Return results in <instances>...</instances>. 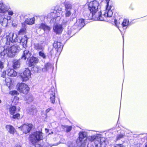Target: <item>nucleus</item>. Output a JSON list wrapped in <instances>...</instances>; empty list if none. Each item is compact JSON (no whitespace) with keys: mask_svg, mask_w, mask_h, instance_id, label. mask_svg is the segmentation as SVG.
Listing matches in <instances>:
<instances>
[{"mask_svg":"<svg viewBox=\"0 0 147 147\" xmlns=\"http://www.w3.org/2000/svg\"><path fill=\"white\" fill-rule=\"evenodd\" d=\"M110 0H105L107 3L106 9L104 13V17L101 16V10H98L99 4L96 1L90 2L88 4V8L92 13L93 18L95 20L100 21L106 20V19L112 17L113 12L111 9V6L109 7V3Z\"/></svg>","mask_w":147,"mask_h":147,"instance_id":"f257e3e1","label":"nucleus"},{"mask_svg":"<svg viewBox=\"0 0 147 147\" xmlns=\"http://www.w3.org/2000/svg\"><path fill=\"white\" fill-rule=\"evenodd\" d=\"M20 50V47L17 45H13L10 47L7 45L4 47H0V54L3 56L7 54L9 57H12L14 56L15 53L18 52Z\"/></svg>","mask_w":147,"mask_h":147,"instance_id":"f03ea898","label":"nucleus"},{"mask_svg":"<svg viewBox=\"0 0 147 147\" xmlns=\"http://www.w3.org/2000/svg\"><path fill=\"white\" fill-rule=\"evenodd\" d=\"M28 38L26 36H25L22 37L21 39L20 40V43L22 45L24 49L23 53L22 55L21 59L25 60L26 59H28L30 56L31 53L26 47V45L27 42Z\"/></svg>","mask_w":147,"mask_h":147,"instance_id":"7ed1b4c3","label":"nucleus"},{"mask_svg":"<svg viewBox=\"0 0 147 147\" xmlns=\"http://www.w3.org/2000/svg\"><path fill=\"white\" fill-rule=\"evenodd\" d=\"M91 142L94 141L96 147H105L106 145L105 139L104 138H101L97 136H90L87 138Z\"/></svg>","mask_w":147,"mask_h":147,"instance_id":"20e7f679","label":"nucleus"},{"mask_svg":"<svg viewBox=\"0 0 147 147\" xmlns=\"http://www.w3.org/2000/svg\"><path fill=\"white\" fill-rule=\"evenodd\" d=\"M79 136L77 140L78 142V146L80 147H85L87 142V134L85 132H80L79 133Z\"/></svg>","mask_w":147,"mask_h":147,"instance_id":"39448f33","label":"nucleus"},{"mask_svg":"<svg viewBox=\"0 0 147 147\" xmlns=\"http://www.w3.org/2000/svg\"><path fill=\"white\" fill-rule=\"evenodd\" d=\"M18 36L17 34L13 33H10L8 35L6 36L5 38L6 45H12L14 42H17Z\"/></svg>","mask_w":147,"mask_h":147,"instance_id":"423d86ee","label":"nucleus"},{"mask_svg":"<svg viewBox=\"0 0 147 147\" xmlns=\"http://www.w3.org/2000/svg\"><path fill=\"white\" fill-rule=\"evenodd\" d=\"M42 133L41 131H36L30 135V140L33 143L42 140L43 138Z\"/></svg>","mask_w":147,"mask_h":147,"instance_id":"0eeeda50","label":"nucleus"},{"mask_svg":"<svg viewBox=\"0 0 147 147\" xmlns=\"http://www.w3.org/2000/svg\"><path fill=\"white\" fill-rule=\"evenodd\" d=\"M17 86L18 90L21 93L27 94L29 91V88L28 86L24 83H18Z\"/></svg>","mask_w":147,"mask_h":147,"instance_id":"6e6552de","label":"nucleus"},{"mask_svg":"<svg viewBox=\"0 0 147 147\" xmlns=\"http://www.w3.org/2000/svg\"><path fill=\"white\" fill-rule=\"evenodd\" d=\"M31 73L30 70L28 68L25 69L24 71L20 74V76L23 82L28 80L30 78Z\"/></svg>","mask_w":147,"mask_h":147,"instance_id":"1a4fd4ad","label":"nucleus"},{"mask_svg":"<svg viewBox=\"0 0 147 147\" xmlns=\"http://www.w3.org/2000/svg\"><path fill=\"white\" fill-rule=\"evenodd\" d=\"M58 6L56 7L54 12H51L47 16V18H50L55 19L56 18L59 17V14L60 13L62 14V9L60 7L59 8V9H58Z\"/></svg>","mask_w":147,"mask_h":147,"instance_id":"9d476101","label":"nucleus"},{"mask_svg":"<svg viewBox=\"0 0 147 147\" xmlns=\"http://www.w3.org/2000/svg\"><path fill=\"white\" fill-rule=\"evenodd\" d=\"M32 126V125L31 123L24 124L21 127H18V128L20 130L22 131L23 133L26 134L29 133Z\"/></svg>","mask_w":147,"mask_h":147,"instance_id":"9b49d317","label":"nucleus"},{"mask_svg":"<svg viewBox=\"0 0 147 147\" xmlns=\"http://www.w3.org/2000/svg\"><path fill=\"white\" fill-rule=\"evenodd\" d=\"M85 24L84 19H79L74 24L72 28L75 29H78V30L80 29L84 26L85 25Z\"/></svg>","mask_w":147,"mask_h":147,"instance_id":"f8f14e48","label":"nucleus"},{"mask_svg":"<svg viewBox=\"0 0 147 147\" xmlns=\"http://www.w3.org/2000/svg\"><path fill=\"white\" fill-rule=\"evenodd\" d=\"M11 17L9 16H2L0 19V23L3 26H7L8 20H10Z\"/></svg>","mask_w":147,"mask_h":147,"instance_id":"ddd939ff","label":"nucleus"},{"mask_svg":"<svg viewBox=\"0 0 147 147\" xmlns=\"http://www.w3.org/2000/svg\"><path fill=\"white\" fill-rule=\"evenodd\" d=\"M53 30L57 34H60L63 30V27L61 24H54L53 27Z\"/></svg>","mask_w":147,"mask_h":147,"instance_id":"4468645a","label":"nucleus"},{"mask_svg":"<svg viewBox=\"0 0 147 147\" xmlns=\"http://www.w3.org/2000/svg\"><path fill=\"white\" fill-rule=\"evenodd\" d=\"M39 61L37 57H31L29 60V66L32 67L35 65Z\"/></svg>","mask_w":147,"mask_h":147,"instance_id":"2eb2a0df","label":"nucleus"},{"mask_svg":"<svg viewBox=\"0 0 147 147\" xmlns=\"http://www.w3.org/2000/svg\"><path fill=\"white\" fill-rule=\"evenodd\" d=\"M49 92L51 102L52 103L54 104L55 102V91L54 89V88L51 89Z\"/></svg>","mask_w":147,"mask_h":147,"instance_id":"dca6fc26","label":"nucleus"},{"mask_svg":"<svg viewBox=\"0 0 147 147\" xmlns=\"http://www.w3.org/2000/svg\"><path fill=\"white\" fill-rule=\"evenodd\" d=\"M6 129L10 134H13L16 132V130L14 127L12 126L9 125L6 126Z\"/></svg>","mask_w":147,"mask_h":147,"instance_id":"f3484780","label":"nucleus"},{"mask_svg":"<svg viewBox=\"0 0 147 147\" xmlns=\"http://www.w3.org/2000/svg\"><path fill=\"white\" fill-rule=\"evenodd\" d=\"M7 75L9 76L15 77L17 76L16 72L13 69L9 68L7 69Z\"/></svg>","mask_w":147,"mask_h":147,"instance_id":"a211bd4d","label":"nucleus"},{"mask_svg":"<svg viewBox=\"0 0 147 147\" xmlns=\"http://www.w3.org/2000/svg\"><path fill=\"white\" fill-rule=\"evenodd\" d=\"M36 27L38 28L42 29L44 31L47 30L49 31L51 29L50 27L43 23L38 24Z\"/></svg>","mask_w":147,"mask_h":147,"instance_id":"6ab92c4d","label":"nucleus"},{"mask_svg":"<svg viewBox=\"0 0 147 147\" xmlns=\"http://www.w3.org/2000/svg\"><path fill=\"white\" fill-rule=\"evenodd\" d=\"M53 46L56 49H60L63 47L62 44L60 42L57 41L54 42L53 44Z\"/></svg>","mask_w":147,"mask_h":147,"instance_id":"aec40b11","label":"nucleus"},{"mask_svg":"<svg viewBox=\"0 0 147 147\" xmlns=\"http://www.w3.org/2000/svg\"><path fill=\"white\" fill-rule=\"evenodd\" d=\"M35 19L34 18H27L25 21V23L28 24L32 25L34 23Z\"/></svg>","mask_w":147,"mask_h":147,"instance_id":"412c9836","label":"nucleus"},{"mask_svg":"<svg viewBox=\"0 0 147 147\" xmlns=\"http://www.w3.org/2000/svg\"><path fill=\"white\" fill-rule=\"evenodd\" d=\"M20 60H14L13 62V66L14 69L19 68L20 66Z\"/></svg>","mask_w":147,"mask_h":147,"instance_id":"4be33fe9","label":"nucleus"},{"mask_svg":"<svg viewBox=\"0 0 147 147\" xmlns=\"http://www.w3.org/2000/svg\"><path fill=\"white\" fill-rule=\"evenodd\" d=\"M16 111V106H13L10 107L9 109V113L11 115H13L15 113Z\"/></svg>","mask_w":147,"mask_h":147,"instance_id":"5701e85b","label":"nucleus"},{"mask_svg":"<svg viewBox=\"0 0 147 147\" xmlns=\"http://www.w3.org/2000/svg\"><path fill=\"white\" fill-rule=\"evenodd\" d=\"M51 68V64L49 63H48L45 65L44 67L42 69V71L43 72H45Z\"/></svg>","mask_w":147,"mask_h":147,"instance_id":"b1692460","label":"nucleus"},{"mask_svg":"<svg viewBox=\"0 0 147 147\" xmlns=\"http://www.w3.org/2000/svg\"><path fill=\"white\" fill-rule=\"evenodd\" d=\"M7 10L3 3H0V13H5Z\"/></svg>","mask_w":147,"mask_h":147,"instance_id":"393cba45","label":"nucleus"},{"mask_svg":"<svg viewBox=\"0 0 147 147\" xmlns=\"http://www.w3.org/2000/svg\"><path fill=\"white\" fill-rule=\"evenodd\" d=\"M34 48L35 49L39 51L43 49V47L42 45L39 44H35L34 45Z\"/></svg>","mask_w":147,"mask_h":147,"instance_id":"a878e982","label":"nucleus"},{"mask_svg":"<svg viewBox=\"0 0 147 147\" xmlns=\"http://www.w3.org/2000/svg\"><path fill=\"white\" fill-rule=\"evenodd\" d=\"M38 55L44 59H45L46 58V56L44 53L43 49L39 52Z\"/></svg>","mask_w":147,"mask_h":147,"instance_id":"bb28decb","label":"nucleus"},{"mask_svg":"<svg viewBox=\"0 0 147 147\" xmlns=\"http://www.w3.org/2000/svg\"><path fill=\"white\" fill-rule=\"evenodd\" d=\"M65 10H71L72 9V6L69 3H67L65 5Z\"/></svg>","mask_w":147,"mask_h":147,"instance_id":"cd10ccee","label":"nucleus"},{"mask_svg":"<svg viewBox=\"0 0 147 147\" xmlns=\"http://www.w3.org/2000/svg\"><path fill=\"white\" fill-rule=\"evenodd\" d=\"M129 20L127 19H125L123 20L122 23V25L123 27L127 26L129 24Z\"/></svg>","mask_w":147,"mask_h":147,"instance_id":"c85d7f7f","label":"nucleus"},{"mask_svg":"<svg viewBox=\"0 0 147 147\" xmlns=\"http://www.w3.org/2000/svg\"><path fill=\"white\" fill-rule=\"evenodd\" d=\"M37 113V110L35 108L31 109L30 111V114L32 115H35Z\"/></svg>","mask_w":147,"mask_h":147,"instance_id":"c756f323","label":"nucleus"},{"mask_svg":"<svg viewBox=\"0 0 147 147\" xmlns=\"http://www.w3.org/2000/svg\"><path fill=\"white\" fill-rule=\"evenodd\" d=\"M65 16L66 17H69L71 15V10H65Z\"/></svg>","mask_w":147,"mask_h":147,"instance_id":"7c9ffc66","label":"nucleus"},{"mask_svg":"<svg viewBox=\"0 0 147 147\" xmlns=\"http://www.w3.org/2000/svg\"><path fill=\"white\" fill-rule=\"evenodd\" d=\"M63 128L64 127L66 128V131L67 132H69L70 131L72 128L71 126H62Z\"/></svg>","mask_w":147,"mask_h":147,"instance_id":"2f4dec72","label":"nucleus"},{"mask_svg":"<svg viewBox=\"0 0 147 147\" xmlns=\"http://www.w3.org/2000/svg\"><path fill=\"white\" fill-rule=\"evenodd\" d=\"M10 94L13 95H17L19 94L18 92L16 90H13L10 92Z\"/></svg>","mask_w":147,"mask_h":147,"instance_id":"473e14b6","label":"nucleus"},{"mask_svg":"<svg viewBox=\"0 0 147 147\" xmlns=\"http://www.w3.org/2000/svg\"><path fill=\"white\" fill-rule=\"evenodd\" d=\"M20 117V115L19 114H16L13 115L12 116V118L15 119H19Z\"/></svg>","mask_w":147,"mask_h":147,"instance_id":"72a5a7b5","label":"nucleus"},{"mask_svg":"<svg viewBox=\"0 0 147 147\" xmlns=\"http://www.w3.org/2000/svg\"><path fill=\"white\" fill-rule=\"evenodd\" d=\"M26 30V29L24 28L21 29L19 31V34H21L24 33L25 32Z\"/></svg>","mask_w":147,"mask_h":147,"instance_id":"f704fd0d","label":"nucleus"},{"mask_svg":"<svg viewBox=\"0 0 147 147\" xmlns=\"http://www.w3.org/2000/svg\"><path fill=\"white\" fill-rule=\"evenodd\" d=\"M7 75V70L6 71H4L2 73L1 76L3 78L6 77V75Z\"/></svg>","mask_w":147,"mask_h":147,"instance_id":"c9c22d12","label":"nucleus"},{"mask_svg":"<svg viewBox=\"0 0 147 147\" xmlns=\"http://www.w3.org/2000/svg\"><path fill=\"white\" fill-rule=\"evenodd\" d=\"M4 63L1 61H0V69H2L4 68Z\"/></svg>","mask_w":147,"mask_h":147,"instance_id":"e433bc0d","label":"nucleus"},{"mask_svg":"<svg viewBox=\"0 0 147 147\" xmlns=\"http://www.w3.org/2000/svg\"><path fill=\"white\" fill-rule=\"evenodd\" d=\"M124 135L123 134H120L117 137V140H119L121 138H122L123 137Z\"/></svg>","mask_w":147,"mask_h":147,"instance_id":"4c0bfd02","label":"nucleus"},{"mask_svg":"<svg viewBox=\"0 0 147 147\" xmlns=\"http://www.w3.org/2000/svg\"><path fill=\"white\" fill-rule=\"evenodd\" d=\"M114 147H124L122 144H116Z\"/></svg>","mask_w":147,"mask_h":147,"instance_id":"58836bf2","label":"nucleus"},{"mask_svg":"<svg viewBox=\"0 0 147 147\" xmlns=\"http://www.w3.org/2000/svg\"><path fill=\"white\" fill-rule=\"evenodd\" d=\"M53 53V49H52L51 50L49 53V54L51 56L52 54Z\"/></svg>","mask_w":147,"mask_h":147,"instance_id":"ea45409f","label":"nucleus"},{"mask_svg":"<svg viewBox=\"0 0 147 147\" xmlns=\"http://www.w3.org/2000/svg\"><path fill=\"white\" fill-rule=\"evenodd\" d=\"M8 14L10 15H12L13 14V13L12 11H8Z\"/></svg>","mask_w":147,"mask_h":147,"instance_id":"a19ab883","label":"nucleus"},{"mask_svg":"<svg viewBox=\"0 0 147 147\" xmlns=\"http://www.w3.org/2000/svg\"><path fill=\"white\" fill-rule=\"evenodd\" d=\"M50 110V109H48L46 110V113H49Z\"/></svg>","mask_w":147,"mask_h":147,"instance_id":"79ce46f5","label":"nucleus"},{"mask_svg":"<svg viewBox=\"0 0 147 147\" xmlns=\"http://www.w3.org/2000/svg\"><path fill=\"white\" fill-rule=\"evenodd\" d=\"M67 22H65L64 21L63 22V24H67Z\"/></svg>","mask_w":147,"mask_h":147,"instance_id":"37998d69","label":"nucleus"},{"mask_svg":"<svg viewBox=\"0 0 147 147\" xmlns=\"http://www.w3.org/2000/svg\"><path fill=\"white\" fill-rule=\"evenodd\" d=\"M45 131H46V132H49V130L47 129H45Z\"/></svg>","mask_w":147,"mask_h":147,"instance_id":"c03bdc74","label":"nucleus"},{"mask_svg":"<svg viewBox=\"0 0 147 147\" xmlns=\"http://www.w3.org/2000/svg\"><path fill=\"white\" fill-rule=\"evenodd\" d=\"M2 32V29L0 28V35L1 34Z\"/></svg>","mask_w":147,"mask_h":147,"instance_id":"a18cd8bd","label":"nucleus"},{"mask_svg":"<svg viewBox=\"0 0 147 147\" xmlns=\"http://www.w3.org/2000/svg\"><path fill=\"white\" fill-rule=\"evenodd\" d=\"M16 147H22L20 145H17V146Z\"/></svg>","mask_w":147,"mask_h":147,"instance_id":"49530a36","label":"nucleus"},{"mask_svg":"<svg viewBox=\"0 0 147 147\" xmlns=\"http://www.w3.org/2000/svg\"><path fill=\"white\" fill-rule=\"evenodd\" d=\"M30 147H38V146H31Z\"/></svg>","mask_w":147,"mask_h":147,"instance_id":"de8ad7c7","label":"nucleus"},{"mask_svg":"<svg viewBox=\"0 0 147 147\" xmlns=\"http://www.w3.org/2000/svg\"><path fill=\"white\" fill-rule=\"evenodd\" d=\"M116 21L115 20V22H114V23L116 25Z\"/></svg>","mask_w":147,"mask_h":147,"instance_id":"09e8293b","label":"nucleus"},{"mask_svg":"<svg viewBox=\"0 0 147 147\" xmlns=\"http://www.w3.org/2000/svg\"><path fill=\"white\" fill-rule=\"evenodd\" d=\"M2 101L0 99V104L1 103Z\"/></svg>","mask_w":147,"mask_h":147,"instance_id":"8fccbe9b","label":"nucleus"},{"mask_svg":"<svg viewBox=\"0 0 147 147\" xmlns=\"http://www.w3.org/2000/svg\"><path fill=\"white\" fill-rule=\"evenodd\" d=\"M69 147H74L73 146H69Z\"/></svg>","mask_w":147,"mask_h":147,"instance_id":"3c124183","label":"nucleus"},{"mask_svg":"<svg viewBox=\"0 0 147 147\" xmlns=\"http://www.w3.org/2000/svg\"><path fill=\"white\" fill-rule=\"evenodd\" d=\"M53 132H51V133H49V134H53Z\"/></svg>","mask_w":147,"mask_h":147,"instance_id":"603ef678","label":"nucleus"},{"mask_svg":"<svg viewBox=\"0 0 147 147\" xmlns=\"http://www.w3.org/2000/svg\"><path fill=\"white\" fill-rule=\"evenodd\" d=\"M145 147H147V144L145 145Z\"/></svg>","mask_w":147,"mask_h":147,"instance_id":"864d4df0","label":"nucleus"},{"mask_svg":"<svg viewBox=\"0 0 147 147\" xmlns=\"http://www.w3.org/2000/svg\"><path fill=\"white\" fill-rule=\"evenodd\" d=\"M58 144H55V145H57Z\"/></svg>","mask_w":147,"mask_h":147,"instance_id":"5fc2aeb1","label":"nucleus"}]
</instances>
